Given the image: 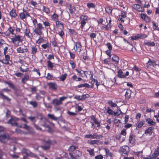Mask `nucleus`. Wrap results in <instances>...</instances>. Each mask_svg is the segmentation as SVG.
Segmentation results:
<instances>
[{
  "label": "nucleus",
  "instance_id": "f257e3e1",
  "mask_svg": "<svg viewBox=\"0 0 159 159\" xmlns=\"http://www.w3.org/2000/svg\"><path fill=\"white\" fill-rule=\"evenodd\" d=\"M10 90L6 88L2 89L1 90V92H0V98H1L3 100H6L8 102H10L11 100V99L4 94V92L7 93L10 92Z\"/></svg>",
  "mask_w": 159,
  "mask_h": 159
},
{
  "label": "nucleus",
  "instance_id": "f03ea898",
  "mask_svg": "<svg viewBox=\"0 0 159 159\" xmlns=\"http://www.w3.org/2000/svg\"><path fill=\"white\" fill-rule=\"evenodd\" d=\"M67 97L65 96H63L59 98V100L55 98L53 99L52 103L54 106H59L62 104V102L66 99Z\"/></svg>",
  "mask_w": 159,
  "mask_h": 159
},
{
  "label": "nucleus",
  "instance_id": "7ed1b4c3",
  "mask_svg": "<svg viewBox=\"0 0 159 159\" xmlns=\"http://www.w3.org/2000/svg\"><path fill=\"white\" fill-rule=\"evenodd\" d=\"M44 29V27L43 26L42 24L39 23L37 24V27L34 30V32L36 34L41 35L43 34L42 30Z\"/></svg>",
  "mask_w": 159,
  "mask_h": 159
},
{
  "label": "nucleus",
  "instance_id": "20e7f679",
  "mask_svg": "<svg viewBox=\"0 0 159 159\" xmlns=\"http://www.w3.org/2000/svg\"><path fill=\"white\" fill-rule=\"evenodd\" d=\"M11 139L9 134H5L0 135V141L3 143H7L9 140Z\"/></svg>",
  "mask_w": 159,
  "mask_h": 159
},
{
  "label": "nucleus",
  "instance_id": "39448f33",
  "mask_svg": "<svg viewBox=\"0 0 159 159\" xmlns=\"http://www.w3.org/2000/svg\"><path fill=\"white\" fill-rule=\"evenodd\" d=\"M129 151V147L126 145L121 147L119 150V152L121 154H124L125 155H127Z\"/></svg>",
  "mask_w": 159,
  "mask_h": 159
},
{
  "label": "nucleus",
  "instance_id": "423d86ee",
  "mask_svg": "<svg viewBox=\"0 0 159 159\" xmlns=\"http://www.w3.org/2000/svg\"><path fill=\"white\" fill-rule=\"evenodd\" d=\"M19 120V119L16 117H11L7 121V123L10 124L12 126H17L18 124L16 122Z\"/></svg>",
  "mask_w": 159,
  "mask_h": 159
},
{
  "label": "nucleus",
  "instance_id": "0eeeda50",
  "mask_svg": "<svg viewBox=\"0 0 159 159\" xmlns=\"http://www.w3.org/2000/svg\"><path fill=\"white\" fill-rule=\"evenodd\" d=\"M126 17V13L124 11H122L121 12L120 15L118 16V20L121 23L124 22V19Z\"/></svg>",
  "mask_w": 159,
  "mask_h": 159
},
{
  "label": "nucleus",
  "instance_id": "6e6552de",
  "mask_svg": "<svg viewBox=\"0 0 159 159\" xmlns=\"http://www.w3.org/2000/svg\"><path fill=\"white\" fill-rule=\"evenodd\" d=\"M23 12L19 13V16L21 19L23 20L26 19L27 17L30 16L29 13L24 8L23 10Z\"/></svg>",
  "mask_w": 159,
  "mask_h": 159
},
{
  "label": "nucleus",
  "instance_id": "1a4fd4ad",
  "mask_svg": "<svg viewBox=\"0 0 159 159\" xmlns=\"http://www.w3.org/2000/svg\"><path fill=\"white\" fill-rule=\"evenodd\" d=\"M89 97V95L88 94H83L82 96L76 95L74 97V98L75 99L80 101L84 100L86 98H88Z\"/></svg>",
  "mask_w": 159,
  "mask_h": 159
},
{
  "label": "nucleus",
  "instance_id": "9d476101",
  "mask_svg": "<svg viewBox=\"0 0 159 159\" xmlns=\"http://www.w3.org/2000/svg\"><path fill=\"white\" fill-rule=\"evenodd\" d=\"M11 40L12 42L14 44H16V41H18L19 43L22 42L21 40V36L16 34H15L14 38H11Z\"/></svg>",
  "mask_w": 159,
  "mask_h": 159
},
{
  "label": "nucleus",
  "instance_id": "9b49d317",
  "mask_svg": "<svg viewBox=\"0 0 159 159\" xmlns=\"http://www.w3.org/2000/svg\"><path fill=\"white\" fill-rule=\"evenodd\" d=\"M133 8L136 10L137 11L139 12H143L144 11V9L143 7H140V6L137 4H135L132 6Z\"/></svg>",
  "mask_w": 159,
  "mask_h": 159
},
{
  "label": "nucleus",
  "instance_id": "f8f14e48",
  "mask_svg": "<svg viewBox=\"0 0 159 159\" xmlns=\"http://www.w3.org/2000/svg\"><path fill=\"white\" fill-rule=\"evenodd\" d=\"M22 152L25 153L27 155H30L31 157H37V156L34 153H32L29 150L25 148H24L23 149Z\"/></svg>",
  "mask_w": 159,
  "mask_h": 159
},
{
  "label": "nucleus",
  "instance_id": "ddd939ff",
  "mask_svg": "<svg viewBox=\"0 0 159 159\" xmlns=\"http://www.w3.org/2000/svg\"><path fill=\"white\" fill-rule=\"evenodd\" d=\"M75 70L79 73H80L79 76H81L82 77H85L86 78H87V76L86 75V73H88L87 71H84L83 70H79L77 69H76Z\"/></svg>",
  "mask_w": 159,
  "mask_h": 159
},
{
  "label": "nucleus",
  "instance_id": "4468645a",
  "mask_svg": "<svg viewBox=\"0 0 159 159\" xmlns=\"http://www.w3.org/2000/svg\"><path fill=\"white\" fill-rule=\"evenodd\" d=\"M48 85L49 88L54 90H56L57 88V85L55 83L50 82L48 83Z\"/></svg>",
  "mask_w": 159,
  "mask_h": 159
},
{
  "label": "nucleus",
  "instance_id": "2eb2a0df",
  "mask_svg": "<svg viewBox=\"0 0 159 159\" xmlns=\"http://www.w3.org/2000/svg\"><path fill=\"white\" fill-rule=\"evenodd\" d=\"M16 51L18 53H23L27 52L28 51V49L26 47L24 48L20 47L17 48Z\"/></svg>",
  "mask_w": 159,
  "mask_h": 159
},
{
  "label": "nucleus",
  "instance_id": "dca6fc26",
  "mask_svg": "<svg viewBox=\"0 0 159 159\" xmlns=\"http://www.w3.org/2000/svg\"><path fill=\"white\" fill-rule=\"evenodd\" d=\"M159 155V147H157L155 150V152L152 155V159H156Z\"/></svg>",
  "mask_w": 159,
  "mask_h": 159
},
{
  "label": "nucleus",
  "instance_id": "f3484780",
  "mask_svg": "<svg viewBox=\"0 0 159 159\" xmlns=\"http://www.w3.org/2000/svg\"><path fill=\"white\" fill-rule=\"evenodd\" d=\"M90 74L91 75V76L90 77V80H92L91 82V84H92V85L91 86H93V88L94 84L97 81V80L93 78V74L92 71H90Z\"/></svg>",
  "mask_w": 159,
  "mask_h": 159
},
{
  "label": "nucleus",
  "instance_id": "a211bd4d",
  "mask_svg": "<svg viewBox=\"0 0 159 159\" xmlns=\"http://www.w3.org/2000/svg\"><path fill=\"white\" fill-rule=\"evenodd\" d=\"M147 64L148 65L147 66V68H148L150 66H152L153 67H156V66L158 65L156 63L155 61H152L150 59L148 61V62Z\"/></svg>",
  "mask_w": 159,
  "mask_h": 159
},
{
  "label": "nucleus",
  "instance_id": "6ab92c4d",
  "mask_svg": "<svg viewBox=\"0 0 159 159\" xmlns=\"http://www.w3.org/2000/svg\"><path fill=\"white\" fill-rule=\"evenodd\" d=\"M78 88H81L83 87H85L88 89L90 88H93V86H90L89 84L87 83H85L84 84H81L78 86Z\"/></svg>",
  "mask_w": 159,
  "mask_h": 159
},
{
  "label": "nucleus",
  "instance_id": "aec40b11",
  "mask_svg": "<svg viewBox=\"0 0 159 159\" xmlns=\"http://www.w3.org/2000/svg\"><path fill=\"white\" fill-rule=\"evenodd\" d=\"M29 79V76L28 75L25 74L24 77L21 79V83L24 84L26 83V82Z\"/></svg>",
  "mask_w": 159,
  "mask_h": 159
},
{
  "label": "nucleus",
  "instance_id": "412c9836",
  "mask_svg": "<svg viewBox=\"0 0 159 159\" xmlns=\"http://www.w3.org/2000/svg\"><path fill=\"white\" fill-rule=\"evenodd\" d=\"M153 127H150L148 128L145 131V134L147 135H151L152 133Z\"/></svg>",
  "mask_w": 159,
  "mask_h": 159
},
{
  "label": "nucleus",
  "instance_id": "4be33fe9",
  "mask_svg": "<svg viewBox=\"0 0 159 159\" xmlns=\"http://www.w3.org/2000/svg\"><path fill=\"white\" fill-rule=\"evenodd\" d=\"M31 54L32 55H34L36 54L37 52V46L35 45H33L31 47Z\"/></svg>",
  "mask_w": 159,
  "mask_h": 159
},
{
  "label": "nucleus",
  "instance_id": "5701e85b",
  "mask_svg": "<svg viewBox=\"0 0 159 159\" xmlns=\"http://www.w3.org/2000/svg\"><path fill=\"white\" fill-rule=\"evenodd\" d=\"M106 12L109 15H111L112 11V7L108 6H107L105 8Z\"/></svg>",
  "mask_w": 159,
  "mask_h": 159
},
{
  "label": "nucleus",
  "instance_id": "b1692460",
  "mask_svg": "<svg viewBox=\"0 0 159 159\" xmlns=\"http://www.w3.org/2000/svg\"><path fill=\"white\" fill-rule=\"evenodd\" d=\"M112 61L115 64H117L119 61V57L115 55H114L112 58Z\"/></svg>",
  "mask_w": 159,
  "mask_h": 159
},
{
  "label": "nucleus",
  "instance_id": "393cba45",
  "mask_svg": "<svg viewBox=\"0 0 159 159\" xmlns=\"http://www.w3.org/2000/svg\"><path fill=\"white\" fill-rule=\"evenodd\" d=\"M134 136L133 134H130L129 136V143L133 144L135 142V139H134Z\"/></svg>",
  "mask_w": 159,
  "mask_h": 159
},
{
  "label": "nucleus",
  "instance_id": "a878e982",
  "mask_svg": "<svg viewBox=\"0 0 159 159\" xmlns=\"http://www.w3.org/2000/svg\"><path fill=\"white\" fill-rule=\"evenodd\" d=\"M10 15L11 17L13 18H15L17 16L16 13V11L15 9H12L10 11Z\"/></svg>",
  "mask_w": 159,
  "mask_h": 159
},
{
  "label": "nucleus",
  "instance_id": "bb28decb",
  "mask_svg": "<svg viewBox=\"0 0 159 159\" xmlns=\"http://www.w3.org/2000/svg\"><path fill=\"white\" fill-rule=\"evenodd\" d=\"M25 35L28 38L31 39L32 35L30 33V31L29 30H28L27 29H25Z\"/></svg>",
  "mask_w": 159,
  "mask_h": 159
},
{
  "label": "nucleus",
  "instance_id": "cd10ccee",
  "mask_svg": "<svg viewBox=\"0 0 159 159\" xmlns=\"http://www.w3.org/2000/svg\"><path fill=\"white\" fill-rule=\"evenodd\" d=\"M146 122L149 125H155V122L153 121L151 118H148L146 119Z\"/></svg>",
  "mask_w": 159,
  "mask_h": 159
},
{
  "label": "nucleus",
  "instance_id": "c85d7f7f",
  "mask_svg": "<svg viewBox=\"0 0 159 159\" xmlns=\"http://www.w3.org/2000/svg\"><path fill=\"white\" fill-rule=\"evenodd\" d=\"M4 83L6 84H8L10 88H11L14 90H15L16 89V88L15 86L11 82L5 81L4 82Z\"/></svg>",
  "mask_w": 159,
  "mask_h": 159
},
{
  "label": "nucleus",
  "instance_id": "c756f323",
  "mask_svg": "<svg viewBox=\"0 0 159 159\" xmlns=\"http://www.w3.org/2000/svg\"><path fill=\"white\" fill-rule=\"evenodd\" d=\"M131 90L130 89H127L125 94V96L126 99H128L130 97L131 95Z\"/></svg>",
  "mask_w": 159,
  "mask_h": 159
},
{
  "label": "nucleus",
  "instance_id": "7c9ffc66",
  "mask_svg": "<svg viewBox=\"0 0 159 159\" xmlns=\"http://www.w3.org/2000/svg\"><path fill=\"white\" fill-rule=\"evenodd\" d=\"M118 76L120 78H125L124 74H123V72L121 69H119L117 71Z\"/></svg>",
  "mask_w": 159,
  "mask_h": 159
},
{
  "label": "nucleus",
  "instance_id": "2f4dec72",
  "mask_svg": "<svg viewBox=\"0 0 159 159\" xmlns=\"http://www.w3.org/2000/svg\"><path fill=\"white\" fill-rule=\"evenodd\" d=\"M48 117L56 121L57 120L58 118L54 116L53 114H48L47 115Z\"/></svg>",
  "mask_w": 159,
  "mask_h": 159
},
{
  "label": "nucleus",
  "instance_id": "473e14b6",
  "mask_svg": "<svg viewBox=\"0 0 159 159\" xmlns=\"http://www.w3.org/2000/svg\"><path fill=\"white\" fill-rule=\"evenodd\" d=\"M99 142V140H93L91 141H88L87 143L91 145H93L94 144H98V143Z\"/></svg>",
  "mask_w": 159,
  "mask_h": 159
},
{
  "label": "nucleus",
  "instance_id": "72a5a7b5",
  "mask_svg": "<svg viewBox=\"0 0 159 159\" xmlns=\"http://www.w3.org/2000/svg\"><path fill=\"white\" fill-rule=\"evenodd\" d=\"M29 103L30 105H32L34 108L36 107L38 105V104L37 102L35 101H30L29 102Z\"/></svg>",
  "mask_w": 159,
  "mask_h": 159
},
{
  "label": "nucleus",
  "instance_id": "f704fd0d",
  "mask_svg": "<svg viewBox=\"0 0 159 159\" xmlns=\"http://www.w3.org/2000/svg\"><path fill=\"white\" fill-rule=\"evenodd\" d=\"M145 121L143 120L137 122V124H136V126L139 128H141L142 126L144 124Z\"/></svg>",
  "mask_w": 159,
  "mask_h": 159
},
{
  "label": "nucleus",
  "instance_id": "c9c22d12",
  "mask_svg": "<svg viewBox=\"0 0 159 159\" xmlns=\"http://www.w3.org/2000/svg\"><path fill=\"white\" fill-rule=\"evenodd\" d=\"M106 155L107 157H113L114 155L108 149H106Z\"/></svg>",
  "mask_w": 159,
  "mask_h": 159
},
{
  "label": "nucleus",
  "instance_id": "e433bc0d",
  "mask_svg": "<svg viewBox=\"0 0 159 159\" xmlns=\"http://www.w3.org/2000/svg\"><path fill=\"white\" fill-rule=\"evenodd\" d=\"M152 26L153 29L154 30L159 31V28L158 27V25L155 23L153 21L152 22Z\"/></svg>",
  "mask_w": 159,
  "mask_h": 159
},
{
  "label": "nucleus",
  "instance_id": "4c0bfd02",
  "mask_svg": "<svg viewBox=\"0 0 159 159\" xmlns=\"http://www.w3.org/2000/svg\"><path fill=\"white\" fill-rule=\"evenodd\" d=\"M85 138L87 139H94V133L93 134H87L85 135Z\"/></svg>",
  "mask_w": 159,
  "mask_h": 159
},
{
  "label": "nucleus",
  "instance_id": "58836bf2",
  "mask_svg": "<svg viewBox=\"0 0 159 159\" xmlns=\"http://www.w3.org/2000/svg\"><path fill=\"white\" fill-rule=\"evenodd\" d=\"M51 46L50 44L48 42L46 44H44L41 45V47L43 49H45L47 48H49Z\"/></svg>",
  "mask_w": 159,
  "mask_h": 159
},
{
  "label": "nucleus",
  "instance_id": "ea45409f",
  "mask_svg": "<svg viewBox=\"0 0 159 159\" xmlns=\"http://www.w3.org/2000/svg\"><path fill=\"white\" fill-rule=\"evenodd\" d=\"M108 104L111 107H116L117 106V104L113 102L112 101L110 100L108 101Z\"/></svg>",
  "mask_w": 159,
  "mask_h": 159
},
{
  "label": "nucleus",
  "instance_id": "a19ab883",
  "mask_svg": "<svg viewBox=\"0 0 159 159\" xmlns=\"http://www.w3.org/2000/svg\"><path fill=\"white\" fill-rule=\"evenodd\" d=\"M67 76V74L66 73H65L63 75H62L59 78L60 80L61 81H64L66 79Z\"/></svg>",
  "mask_w": 159,
  "mask_h": 159
},
{
  "label": "nucleus",
  "instance_id": "79ce46f5",
  "mask_svg": "<svg viewBox=\"0 0 159 159\" xmlns=\"http://www.w3.org/2000/svg\"><path fill=\"white\" fill-rule=\"evenodd\" d=\"M145 44L150 46H154L155 45V43L154 42H148L145 43Z\"/></svg>",
  "mask_w": 159,
  "mask_h": 159
},
{
  "label": "nucleus",
  "instance_id": "37998d69",
  "mask_svg": "<svg viewBox=\"0 0 159 159\" xmlns=\"http://www.w3.org/2000/svg\"><path fill=\"white\" fill-rule=\"evenodd\" d=\"M56 24L57 26L60 28H63V25L61 22L59 20H57L56 22Z\"/></svg>",
  "mask_w": 159,
  "mask_h": 159
},
{
  "label": "nucleus",
  "instance_id": "c03bdc74",
  "mask_svg": "<svg viewBox=\"0 0 159 159\" xmlns=\"http://www.w3.org/2000/svg\"><path fill=\"white\" fill-rule=\"evenodd\" d=\"M23 128L28 130H31L32 129V128L31 127L28 126L26 124L23 125Z\"/></svg>",
  "mask_w": 159,
  "mask_h": 159
},
{
  "label": "nucleus",
  "instance_id": "a18cd8bd",
  "mask_svg": "<svg viewBox=\"0 0 159 159\" xmlns=\"http://www.w3.org/2000/svg\"><path fill=\"white\" fill-rule=\"evenodd\" d=\"M73 153L75 154L74 156H77L78 157H79L81 155V152L78 150H76L75 152H74Z\"/></svg>",
  "mask_w": 159,
  "mask_h": 159
},
{
  "label": "nucleus",
  "instance_id": "49530a36",
  "mask_svg": "<svg viewBox=\"0 0 159 159\" xmlns=\"http://www.w3.org/2000/svg\"><path fill=\"white\" fill-rule=\"evenodd\" d=\"M77 148V147H76V146H70L69 149V151L71 152H75V151L76 150V149Z\"/></svg>",
  "mask_w": 159,
  "mask_h": 159
},
{
  "label": "nucleus",
  "instance_id": "de8ad7c7",
  "mask_svg": "<svg viewBox=\"0 0 159 159\" xmlns=\"http://www.w3.org/2000/svg\"><path fill=\"white\" fill-rule=\"evenodd\" d=\"M42 11H43L45 12L46 13H49L50 12V10L49 8L45 6H43V9H42Z\"/></svg>",
  "mask_w": 159,
  "mask_h": 159
},
{
  "label": "nucleus",
  "instance_id": "09e8293b",
  "mask_svg": "<svg viewBox=\"0 0 159 159\" xmlns=\"http://www.w3.org/2000/svg\"><path fill=\"white\" fill-rule=\"evenodd\" d=\"M75 46L77 48V50L78 49L80 50V49L81 48V45L80 42H78L76 43Z\"/></svg>",
  "mask_w": 159,
  "mask_h": 159
},
{
  "label": "nucleus",
  "instance_id": "8fccbe9b",
  "mask_svg": "<svg viewBox=\"0 0 159 159\" xmlns=\"http://www.w3.org/2000/svg\"><path fill=\"white\" fill-rule=\"evenodd\" d=\"M80 18L82 20H84L86 22L88 20V16L86 15H81Z\"/></svg>",
  "mask_w": 159,
  "mask_h": 159
},
{
  "label": "nucleus",
  "instance_id": "3c124183",
  "mask_svg": "<svg viewBox=\"0 0 159 159\" xmlns=\"http://www.w3.org/2000/svg\"><path fill=\"white\" fill-rule=\"evenodd\" d=\"M8 30L12 34H14V33H13L15 30V28L14 27L10 26L8 28Z\"/></svg>",
  "mask_w": 159,
  "mask_h": 159
},
{
  "label": "nucleus",
  "instance_id": "603ef678",
  "mask_svg": "<svg viewBox=\"0 0 159 159\" xmlns=\"http://www.w3.org/2000/svg\"><path fill=\"white\" fill-rule=\"evenodd\" d=\"M87 6L89 8H94L95 7V4L92 3H89L87 4Z\"/></svg>",
  "mask_w": 159,
  "mask_h": 159
},
{
  "label": "nucleus",
  "instance_id": "864d4df0",
  "mask_svg": "<svg viewBox=\"0 0 159 159\" xmlns=\"http://www.w3.org/2000/svg\"><path fill=\"white\" fill-rule=\"evenodd\" d=\"M48 66L52 69L53 67V63H52L50 61H47Z\"/></svg>",
  "mask_w": 159,
  "mask_h": 159
},
{
  "label": "nucleus",
  "instance_id": "5fc2aeb1",
  "mask_svg": "<svg viewBox=\"0 0 159 159\" xmlns=\"http://www.w3.org/2000/svg\"><path fill=\"white\" fill-rule=\"evenodd\" d=\"M87 151L88 152L89 154L92 156H94V149H87Z\"/></svg>",
  "mask_w": 159,
  "mask_h": 159
},
{
  "label": "nucleus",
  "instance_id": "6e6d98bb",
  "mask_svg": "<svg viewBox=\"0 0 159 159\" xmlns=\"http://www.w3.org/2000/svg\"><path fill=\"white\" fill-rule=\"evenodd\" d=\"M69 63L71 65L72 68V69H74L75 68L76 66V64L75 62H74L73 61L70 60L69 61Z\"/></svg>",
  "mask_w": 159,
  "mask_h": 159
},
{
  "label": "nucleus",
  "instance_id": "4d7b16f0",
  "mask_svg": "<svg viewBox=\"0 0 159 159\" xmlns=\"http://www.w3.org/2000/svg\"><path fill=\"white\" fill-rule=\"evenodd\" d=\"M67 114L70 116H75L77 115V114L76 112H71L69 111H67Z\"/></svg>",
  "mask_w": 159,
  "mask_h": 159
},
{
  "label": "nucleus",
  "instance_id": "13d9d810",
  "mask_svg": "<svg viewBox=\"0 0 159 159\" xmlns=\"http://www.w3.org/2000/svg\"><path fill=\"white\" fill-rule=\"evenodd\" d=\"M52 44L54 47H57V42L54 38L52 39Z\"/></svg>",
  "mask_w": 159,
  "mask_h": 159
},
{
  "label": "nucleus",
  "instance_id": "bf43d9fd",
  "mask_svg": "<svg viewBox=\"0 0 159 159\" xmlns=\"http://www.w3.org/2000/svg\"><path fill=\"white\" fill-rule=\"evenodd\" d=\"M94 139H99L103 137V136L101 134H98L97 133H94Z\"/></svg>",
  "mask_w": 159,
  "mask_h": 159
},
{
  "label": "nucleus",
  "instance_id": "052dcab7",
  "mask_svg": "<svg viewBox=\"0 0 159 159\" xmlns=\"http://www.w3.org/2000/svg\"><path fill=\"white\" fill-rule=\"evenodd\" d=\"M69 31L71 34H72L75 35L76 34V32L75 30L74 29H69Z\"/></svg>",
  "mask_w": 159,
  "mask_h": 159
},
{
  "label": "nucleus",
  "instance_id": "680f3d73",
  "mask_svg": "<svg viewBox=\"0 0 159 159\" xmlns=\"http://www.w3.org/2000/svg\"><path fill=\"white\" fill-rule=\"evenodd\" d=\"M97 34L96 33H92L90 34V37L92 39H93L96 37Z\"/></svg>",
  "mask_w": 159,
  "mask_h": 159
},
{
  "label": "nucleus",
  "instance_id": "e2e57ef3",
  "mask_svg": "<svg viewBox=\"0 0 159 159\" xmlns=\"http://www.w3.org/2000/svg\"><path fill=\"white\" fill-rule=\"evenodd\" d=\"M41 147L43 149L46 150L49 149L50 147V145H49L47 146H42Z\"/></svg>",
  "mask_w": 159,
  "mask_h": 159
},
{
  "label": "nucleus",
  "instance_id": "0e129e2a",
  "mask_svg": "<svg viewBox=\"0 0 159 159\" xmlns=\"http://www.w3.org/2000/svg\"><path fill=\"white\" fill-rule=\"evenodd\" d=\"M19 69L21 71L23 72H26L29 70V68L27 67L25 69H23L21 66L20 67Z\"/></svg>",
  "mask_w": 159,
  "mask_h": 159
},
{
  "label": "nucleus",
  "instance_id": "69168bd1",
  "mask_svg": "<svg viewBox=\"0 0 159 159\" xmlns=\"http://www.w3.org/2000/svg\"><path fill=\"white\" fill-rule=\"evenodd\" d=\"M106 45L109 49V50L111 51L112 49V45L110 43H107Z\"/></svg>",
  "mask_w": 159,
  "mask_h": 159
},
{
  "label": "nucleus",
  "instance_id": "338daca9",
  "mask_svg": "<svg viewBox=\"0 0 159 159\" xmlns=\"http://www.w3.org/2000/svg\"><path fill=\"white\" fill-rule=\"evenodd\" d=\"M86 23V21H85L84 20L81 21V25L80 27L82 29L83 28Z\"/></svg>",
  "mask_w": 159,
  "mask_h": 159
},
{
  "label": "nucleus",
  "instance_id": "774afa93",
  "mask_svg": "<svg viewBox=\"0 0 159 159\" xmlns=\"http://www.w3.org/2000/svg\"><path fill=\"white\" fill-rule=\"evenodd\" d=\"M103 156L102 155H99L95 157V159H102Z\"/></svg>",
  "mask_w": 159,
  "mask_h": 159
}]
</instances>
